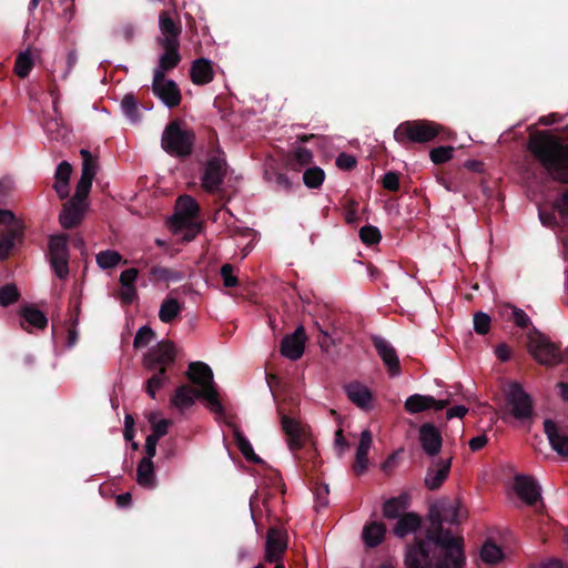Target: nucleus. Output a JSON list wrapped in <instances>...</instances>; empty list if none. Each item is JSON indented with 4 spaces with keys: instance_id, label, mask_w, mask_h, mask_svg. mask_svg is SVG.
<instances>
[{
    "instance_id": "nucleus-44",
    "label": "nucleus",
    "mask_w": 568,
    "mask_h": 568,
    "mask_svg": "<svg viewBox=\"0 0 568 568\" xmlns=\"http://www.w3.org/2000/svg\"><path fill=\"white\" fill-rule=\"evenodd\" d=\"M122 262V255L113 250H105L97 254V263L103 270L115 267Z\"/></svg>"
},
{
    "instance_id": "nucleus-10",
    "label": "nucleus",
    "mask_w": 568,
    "mask_h": 568,
    "mask_svg": "<svg viewBox=\"0 0 568 568\" xmlns=\"http://www.w3.org/2000/svg\"><path fill=\"white\" fill-rule=\"evenodd\" d=\"M506 404L510 408V414L518 420L530 419L534 415L532 398L517 382L509 384Z\"/></svg>"
},
{
    "instance_id": "nucleus-22",
    "label": "nucleus",
    "mask_w": 568,
    "mask_h": 568,
    "mask_svg": "<svg viewBox=\"0 0 568 568\" xmlns=\"http://www.w3.org/2000/svg\"><path fill=\"white\" fill-rule=\"evenodd\" d=\"M452 460H438L436 466L427 469L424 483L429 490H437L448 478L450 473Z\"/></svg>"
},
{
    "instance_id": "nucleus-26",
    "label": "nucleus",
    "mask_w": 568,
    "mask_h": 568,
    "mask_svg": "<svg viewBox=\"0 0 568 568\" xmlns=\"http://www.w3.org/2000/svg\"><path fill=\"white\" fill-rule=\"evenodd\" d=\"M410 506V496L407 493H403L396 497L387 499L383 504V517L386 519H398Z\"/></svg>"
},
{
    "instance_id": "nucleus-4",
    "label": "nucleus",
    "mask_w": 568,
    "mask_h": 568,
    "mask_svg": "<svg viewBox=\"0 0 568 568\" xmlns=\"http://www.w3.org/2000/svg\"><path fill=\"white\" fill-rule=\"evenodd\" d=\"M194 141V132L182 128L180 120H173L162 133L161 146L172 156L187 158L193 152Z\"/></svg>"
},
{
    "instance_id": "nucleus-53",
    "label": "nucleus",
    "mask_w": 568,
    "mask_h": 568,
    "mask_svg": "<svg viewBox=\"0 0 568 568\" xmlns=\"http://www.w3.org/2000/svg\"><path fill=\"white\" fill-rule=\"evenodd\" d=\"M382 185L387 191L397 192L400 187L399 173L395 171L386 172L382 178Z\"/></svg>"
},
{
    "instance_id": "nucleus-29",
    "label": "nucleus",
    "mask_w": 568,
    "mask_h": 568,
    "mask_svg": "<svg viewBox=\"0 0 568 568\" xmlns=\"http://www.w3.org/2000/svg\"><path fill=\"white\" fill-rule=\"evenodd\" d=\"M345 392L348 399L362 409H367L373 399L372 392L358 382L349 383L345 386Z\"/></svg>"
},
{
    "instance_id": "nucleus-63",
    "label": "nucleus",
    "mask_w": 568,
    "mask_h": 568,
    "mask_svg": "<svg viewBox=\"0 0 568 568\" xmlns=\"http://www.w3.org/2000/svg\"><path fill=\"white\" fill-rule=\"evenodd\" d=\"M134 418L132 415L126 414L124 417V432L123 436L126 442H132L134 438Z\"/></svg>"
},
{
    "instance_id": "nucleus-50",
    "label": "nucleus",
    "mask_w": 568,
    "mask_h": 568,
    "mask_svg": "<svg viewBox=\"0 0 568 568\" xmlns=\"http://www.w3.org/2000/svg\"><path fill=\"white\" fill-rule=\"evenodd\" d=\"M153 337H154L153 329L148 325L142 326L141 328H139V331L136 332V334L134 336V339H133L134 348L138 349V348L145 347L146 345H149L151 343Z\"/></svg>"
},
{
    "instance_id": "nucleus-55",
    "label": "nucleus",
    "mask_w": 568,
    "mask_h": 568,
    "mask_svg": "<svg viewBox=\"0 0 568 568\" xmlns=\"http://www.w3.org/2000/svg\"><path fill=\"white\" fill-rule=\"evenodd\" d=\"M357 206H358V203L355 200H353V199L347 200V203L345 205V213H344L345 221L347 224L355 225L358 223L359 217L357 215Z\"/></svg>"
},
{
    "instance_id": "nucleus-27",
    "label": "nucleus",
    "mask_w": 568,
    "mask_h": 568,
    "mask_svg": "<svg viewBox=\"0 0 568 568\" xmlns=\"http://www.w3.org/2000/svg\"><path fill=\"white\" fill-rule=\"evenodd\" d=\"M159 24L162 37L158 39L159 43H165L170 40L174 43H180L181 23L174 21L169 11H162L159 16Z\"/></svg>"
},
{
    "instance_id": "nucleus-37",
    "label": "nucleus",
    "mask_w": 568,
    "mask_h": 568,
    "mask_svg": "<svg viewBox=\"0 0 568 568\" xmlns=\"http://www.w3.org/2000/svg\"><path fill=\"white\" fill-rule=\"evenodd\" d=\"M20 314L29 325L36 328L44 329L48 325V318L44 313L34 306L22 307Z\"/></svg>"
},
{
    "instance_id": "nucleus-59",
    "label": "nucleus",
    "mask_w": 568,
    "mask_h": 568,
    "mask_svg": "<svg viewBox=\"0 0 568 568\" xmlns=\"http://www.w3.org/2000/svg\"><path fill=\"white\" fill-rule=\"evenodd\" d=\"M513 320L520 328H527L531 325L529 316L520 308L513 306Z\"/></svg>"
},
{
    "instance_id": "nucleus-19",
    "label": "nucleus",
    "mask_w": 568,
    "mask_h": 568,
    "mask_svg": "<svg viewBox=\"0 0 568 568\" xmlns=\"http://www.w3.org/2000/svg\"><path fill=\"white\" fill-rule=\"evenodd\" d=\"M419 443L428 456H436L442 449L443 437L432 423H424L419 427Z\"/></svg>"
},
{
    "instance_id": "nucleus-46",
    "label": "nucleus",
    "mask_w": 568,
    "mask_h": 568,
    "mask_svg": "<svg viewBox=\"0 0 568 568\" xmlns=\"http://www.w3.org/2000/svg\"><path fill=\"white\" fill-rule=\"evenodd\" d=\"M150 423L152 426V433L148 435L146 439L158 444L159 440L168 434L171 422L169 419H161L155 422L154 415H151Z\"/></svg>"
},
{
    "instance_id": "nucleus-33",
    "label": "nucleus",
    "mask_w": 568,
    "mask_h": 568,
    "mask_svg": "<svg viewBox=\"0 0 568 568\" xmlns=\"http://www.w3.org/2000/svg\"><path fill=\"white\" fill-rule=\"evenodd\" d=\"M136 481L140 486L145 488H154L155 473L154 465L149 458H142L136 468Z\"/></svg>"
},
{
    "instance_id": "nucleus-41",
    "label": "nucleus",
    "mask_w": 568,
    "mask_h": 568,
    "mask_svg": "<svg viewBox=\"0 0 568 568\" xmlns=\"http://www.w3.org/2000/svg\"><path fill=\"white\" fill-rule=\"evenodd\" d=\"M325 180V172L320 166H312L303 173V182L308 189H318Z\"/></svg>"
},
{
    "instance_id": "nucleus-12",
    "label": "nucleus",
    "mask_w": 568,
    "mask_h": 568,
    "mask_svg": "<svg viewBox=\"0 0 568 568\" xmlns=\"http://www.w3.org/2000/svg\"><path fill=\"white\" fill-rule=\"evenodd\" d=\"M226 175V161L221 155H212L204 168L201 181L205 191L215 193L224 182Z\"/></svg>"
},
{
    "instance_id": "nucleus-24",
    "label": "nucleus",
    "mask_w": 568,
    "mask_h": 568,
    "mask_svg": "<svg viewBox=\"0 0 568 568\" xmlns=\"http://www.w3.org/2000/svg\"><path fill=\"white\" fill-rule=\"evenodd\" d=\"M373 443L372 433L368 429L362 432L359 443L355 454L353 470L356 475H362L367 470L368 452Z\"/></svg>"
},
{
    "instance_id": "nucleus-16",
    "label": "nucleus",
    "mask_w": 568,
    "mask_h": 568,
    "mask_svg": "<svg viewBox=\"0 0 568 568\" xmlns=\"http://www.w3.org/2000/svg\"><path fill=\"white\" fill-rule=\"evenodd\" d=\"M164 52L159 58L158 68L154 69L153 77L162 79L166 72H170L179 65L181 62L180 43H174L170 40H165V43H159Z\"/></svg>"
},
{
    "instance_id": "nucleus-47",
    "label": "nucleus",
    "mask_w": 568,
    "mask_h": 568,
    "mask_svg": "<svg viewBox=\"0 0 568 568\" xmlns=\"http://www.w3.org/2000/svg\"><path fill=\"white\" fill-rule=\"evenodd\" d=\"M32 67L33 60L31 55L28 52H22L17 57L14 72L19 78L23 79L29 75Z\"/></svg>"
},
{
    "instance_id": "nucleus-20",
    "label": "nucleus",
    "mask_w": 568,
    "mask_h": 568,
    "mask_svg": "<svg viewBox=\"0 0 568 568\" xmlns=\"http://www.w3.org/2000/svg\"><path fill=\"white\" fill-rule=\"evenodd\" d=\"M85 209V203L75 202V200L70 199L63 204L59 215L61 226L65 230H71L80 225L84 217Z\"/></svg>"
},
{
    "instance_id": "nucleus-61",
    "label": "nucleus",
    "mask_w": 568,
    "mask_h": 568,
    "mask_svg": "<svg viewBox=\"0 0 568 568\" xmlns=\"http://www.w3.org/2000/svg\"><path fill=\"white\" fill-rule=\"evenodd\" d=\"M138 275H139V271L134 267L123 271L120 275L121 285L122 286L134 285Z\"/></svg>"
},
{
    "instance_id": "nucleus-5",
    "label": "nucleus",
    "mask_w": 568,
    "mask_h": 568,
    "mask_svg": "<svg viewBox=\"0 0 568 568\" xmlns=\"http://www.w3.org/2000/svg\"><path fill=\"white\" fill-rule=\"evenodd\" d=\"M442 126L428 120H410L402 122L394 131V139L402 145L408 143L424 144L433 141Z\"/></svg>"
},
{
    "instance_id": "nucleus-48",
    "label": "nucleus",
    "mask_w": 568,
    "mask_h": 568,
    "mask_svg": "<svg viewBox=\"0 0 568 568\" xmlns=\"http://www.w3.org/2000/svg\"><path fill=\"white\" fill-rule=\"evenodd\" d=\"M359 239L364 244L371 246L381 242L382 234L378 227L368 224L359 230Z\"/></svg>"
},
{
    "instance_id": "nucleus-34",
    "label": "nucleus",
    "mask_w": 568,
    "mask_h": 568,
    "mask_svg": "<svg viewBox=\"0 0 568 568\" xmlns=\"http://www.w3.org/2000/svg\"><path fill=\"white\" fill-rule=\"evenodd\" d=\"M313 161V153L311 150L298 146L294 152H292L287 160H286V166L287 169L298 172L302 170V168L311 164Z\"/></svg>"
},
{
    "instance_id": "nucleus-13",
    "label": "nucleus",
    "mask_w": 568,
    "mask_h": 568,
    "mask_svg": "<svg viewBox=\"0 0 568 568\" xmlns=\"http://www.w3.org/2000/svg\"><path fill=\"white\" fill-rule=\"evenodd\" d=\"M80 154L82 158V174L77 183L75 193L71 199L75 200V202L85 203L97 174V163L89 150L82 149Z\"/></svg>"
},
{
    "instance_id": "nucleus-31",
    "label": "nucleus",
    "mask_w": 568,
    "mask_h": 568,
    "mask_svg": "<svg viewBox=\"0 0 568 568\" xmlns=\"http://www.w3.org/2000/svg\"><path fill=\"white\" fill-rule=\"evenodd\" d=\"M23 237V230L19 225H14L9 230L0 232V260L6 261L12 248L14 247L16 241H20Z\"/></svg>"
},
{
    "instance_id": "nucleus-8",
    "label": "nucleus",
    "mask_w": 568,
    "mask_h": 568,
    "mask_svg": "<svg viewBox=\"0 0 568 568\" xmlns=\"http://www.w3.org/2000/svg\"><path fill=\"white\" fill-rule=\"evenodd\" d=\"M528 351L542 365H555L561 359L559 347L536 327L528 334Z\"/></svg>"
},
{
    "instance_id": "nucleus-9",
    "label": "nucleus",
    "mask_w": 568,
    "mask_h": 568,
    "mask_svg": "<svg viewBox=\"0 0 568 568\" xmlns=\"http://www.w3.org/2000/svg\"><path fill=\"white\" fill-rule=\"evenodd\" d=\"M69 235L61 233L51 235L48 241V255L52 271L60 280L69 276Z\"/></svg>"
},
{
    "instance_id": "nucleus-60",
    "label": "nucleus",
    "mask_w": 568,
    "mask_h": 568,
    "mask_svg": "<svg viewBox=\"0 0 568 568\" xmlns=\"http://www.w3.org/2000/svg\"><path fill=\"white\" fill-rule=\"evenodd\" d=\"M138 297V291L135 285L131 286H122L120 298L123 304H131L134 302V300Z\"/></svg>"
},
{
    "instance_id": "nucleus-23",
    "label": "nucleus",
    "mask_w": 568,
    "mask_h": 568,
    "mask_svg": "<svg viewBox=\"0 0 568 568\" xmlns=\"http://www.w3.org/2000/svg\"><path fill=\"white\" fill-rule=\"evenodd\" d=\"M544 432L548 437L551 448L560 456L568 457V435L561 433L551 419L544 422Z\"/></svg>"
},
{
    "instance_id": "nucleus-45",
    "label": "nucleus",
    "mask_w": 568,
    "mask_h": 568,
    "mask_svg": "<svg viewBox=\"0 0 568 568\" xmlns=\"http://www.w3.org/2000/svg\"><path fill=\"white\" fill-rule=\"evenodd\" d=\"M44 131L51 136V139L59 140L64 138L65 128L62 124V118L50 116L43 121Z\"/></svg>"
},
{
    "instance_id": "nucleus-11",
    "label": "nucleus",
    "mask_w": 568,
    "mask_h": 568,
    "mask_svg": "<svg viewBox=\"0 0 568 568\" xmlns=\"http://www.w3.org/2000/svg\"><path fill=\"white\" fill-rule=\"evenodd\" d=\"M174 344L168 339L161 341L150 348L143 356V366L146 371L166 368L175 362Z\"/></svg>"
},
{
    "instance_id": "nucleus-1",
    "label": "nucleus",
    "mask_w": 568,
    "mask_h": 568,
    "mask_svg": "<svg viewBox=\"0 0 568 568\" xmlns=\"http://www.w3.org/2000/svg\"><path fill=\"white\" fill-rule=\"evenodd\" d=\"M445 523L458 525L459 510L449 508L443 513L432 511L425 537H415L406 547L404 562L407 568L465 567L464 539L446 528Z\"/></svg>"
},
{
    "instance_id": "nucleus-30",
    "label": "nucleus",
    "mask_w": 568,
    "mask_h": 568,
    "mask_svg": "<svg viewBox=\"0 0 568 568\" xmlns=\"http://www.w3.org/2000/svg\"><path fill=\"white\" fill-rule=\"evenodd\" d=\"M386 535V525L382 521H372L364 526L362 531V538L364 544L374 548L379 546Z\"/></svg>"
},
{
    "instance_id": "nucleus-64",
    "label": "nucleus",
    "mask_w": 568,
    "mask_h": 568,
    "mask_svg": "<svg viewBox=\"0 0 568 568\" xmlns=\"http://www.w3.org/2000/svg\"><path fill=\"white\" fill-rule=\"evenodd\" d=\"M495 354L500 362H507L510 359L511 349L507 344L501 343L496 346Z\"/></svg>"
},
{
    "instance_id": "nucleus-54",
    "label": "nucleus",
    "mask_w": 568,
    "mask_h": 568,
    "mask_svg": "<svg viewBox=\"0 0 568 568\" xmlns=\"http://www.w3.org/2000/svg\"><path fill=\"white\" fill-rule=\"evenodd\" d=\"M221 276L223 278V284L225 287H235L239 285V280L234 275L233 265L226 263L221 267Z\"/></svg>"
},
{
    "instance_id": "nucleus-40",
    "label": "nucleus",
    "mask_w": 568,
    "mask_h": 568,
    "mask_svg": "<svg viewBox=\"0 0 568 568\" xmlns=\"http://www.w3.org/2000/svg\"><path fill=\"white\" fill-rule=\"evenodd\" d=\"M433 402V396L429 395H410L405 402V409L410 414L420 413L429 409V403Z\"/></svg>"
},
{
    "instance_id": "nucleus-42",
    "label": "nucleus",
    "mask_w": 568,
    "mask_h": 568,
    "mask_svg": "<svg viewBox=\"0 0 568 568\" xmlns=\"http://www.w3.org/2000/svg\"><path fill=\"white\" fill-rule=\"evenodd\" d=\"M480 558L486 564H497L504 558V554L495 542L489 540L483 545Z\"/></svg>"
},
{
    "instance_id": "nucleus-39",
    "label": "nucleus",
    "mask_w": 568,
    "mask_h": 568,
    "mask_svg": "<svg viewBox=\"0 0 568 568\" xmlns=\"http://www.w3.org/2000/svg\"><path fill=\"white\" fill-rule=\"evenodd\" d=\"M154 374L145 383V392L151 398H155L156 390L161 389L170 379L168 368L153 371Z\"/></svg>"
},
{
    "instance_id": "nucleus-58",
    "label": "nucleus",
    "mask_w": 568,
    "mask_h": 568,
    "mask_svg": "<svg viewBox=\"0 0 568 568\" xmlns=\"http://www.w3.org/2000/svg\"><path fill=\"white\" fill-rule=\"evenodd\" d=\"M71 173H72L71 164L67 161H62L55 170L54 179H55V181L69 182Z\"/></svg>"
},
{
    "instance_id": "nucleus-36",
    "label": "nucleus",
    "mask_w": 568,
    "mask_h": 568,
    "mask_svg": "<svg viewBox=\"0 0 568 568\" xmlns=\"http://www.w3.org/2000/svg\"><path fill=\"white\" fill-rule=\"evenodd\" d=\"M182 310L183 305L176 298L166 297L161 304L159 318L163 323H171L180 315Z\"/></svg>"
},
{
    "instance_id": "nucleus-14",
    "label": "nucleus",
    "mask_w": 568,
    "mask_h": 568,
    "mask_svg": "<svg viewBox=\"0 0 568 568\" xmlns=\"http://www.w3.org/2000/svg\"><path fill=\"white\" fill-rule=\"evenodd\" d=\"M152 92L163 102L164 105L170 109L180 105L182 100L181 90L178 84L173 80L166 79L165 77L162 79H156V77H153Z\"/></svg>"
},
{
    "instance_id": "nucleus-56",
    "label": "nucleus",
    "mask_w": 568,
    "mask_h": 568,
    "mask_svg": "<svg viewBox=\"0 0 568 568\" xmlns=\"http://www.w3.org/2000/svg\"><path fill=\"white\" fill-rule=\"evenodd\" d=\"M336 166L341 170L349 171L356 166V159L352 154L342 152L336 158Z\"/></svg>"
},
{
    "instance_id": "nucleus-49",
    "label": "nucleus",
    "mask_w": 568,
    "mask_h": 568,
    "mask_svg": "<svg viewBox=\"0 0 568 568\" xmlns=\"http://www.w3.org/2000/svg\"><path fill=\"white\" fill-rule=\"evenodd\" d=\"M121 108L123 113L131 119L136 121L139 119V109L135 97L132 93L125 94L121 101Z\"/></svg>"
},
{
    "instance_id": "nucleus-51",
    "label": "nucleus",
    "mask_w": 568,
    "mask_h": 568,
    "mask_svg": "<svg viewBox=\"0 0 568 568\" xmlns=\"http://www.w3.org/2000/svg\"><path fill=\"white\" fill-rule=\"evenodd\" d=\"M474 331L478 335H486L490 329V316L484 312H476L474 314Z\"/></svg>"
},
{
    "instance_id": "nucleus-52",
    "label": "nucleus",
    "mask_w": 568,
    "mask_h": 568,
    "mask_svg": "<svg viewBox=\"0 0 568 568\" xmlns=\"http://www.w3.org/2000/svg\"><path fill=\"white\" fill-rule=\"evenodd\" d=\"M454 148L453 146H438L434 148L430 151V160L435 164H443L449 161L453 156Z\"/></svg>"
},
{
    "instance_id": "nucleus-21",
    "label": "nucleus",
    "mask_w": 568,
    "mask_h": 568,
    "mask_svg": "<svg viewBox=\"0 0 568 568\" xmlns=\"http://www.w3.org/2000/svg\"><path fill=\"white\" fill-rule=\"evenodd\" d=\"M515 490L517 495L529 506L536 505L540 499V491L536 481L526 475L515 477Z\"/></svg>"
},
{
    "instance_id": "nucleus-35",
    "label": "nucleus",
    "mask_w": 568,
    "mask_h": 568,
    "mask_svg": "<svg viewBox=\"0 0 568 568\" xmlns=\"http://www.w3.org/2000/svg\"><path fill=\"white\" fill-rule=\"evenodd\" d=\"M150 278L154 282H180L184 278V274L181 271L154 265L150 268Z\"/></svg>"
},
{
    "instance_id": "nucleus-7",
    "label": "nucleus",
    "mask_w": 568,
    "mask_h": 568,
    "mask_svg": "<svg viewBox=\"0 0 568 568\" xmlns=\"http://www.w3.org/2000/svg\"><path fill=\"white\" fill-rule=\"evenodd\" d=\"M277 413L281 418V426L287 437L288 448L292 452H296L306 445L310 436V429L306 425H303L297 420L294 415V409L285 408V404L277 406Z\"/></svg>"
},
{
    "instance_id": "nucleus-2",
    "label": "nucleus",
    "mask_w": 568,
    "mask_h": 568,
    "mask_svg": "<svg viewBox=\"0 0 568 568\" xmlns=\"http://www.w3.org/2000/svg\"><path fill=\"white\" fill-rule=\"evenodd\" d=\"M527 148L554 182L568 185V138L540 131L529 138Z\"/></svg>"
},
{
    "instance_id": "nucleus-6",
    "label": "nucleus",
    "mask_w": 568,
    "mask_h": 568,
    "mask_svg": "<svg viewBox=\"0 0 568 568\" xmlns=\"http://www.w3.org/2000/svg\"><path fill=\"white\" fill-rule=\"evenodd\" d=\"M200 212L199 203L190 195H181L176 201L172 226L175 231L186 230V240H192L200 231L201 225L194 220Z\"/></svg>"
},
{
    "instance_id": "nucleus-43",
    "label": "nucleus",
    "mask_w": 568,
    "mask_h": 568,
    "mask_svg": "<svg viewBox=\"0 0 568 568\" xmlns=\"http://www.w3.org/2000/svg\"><path fill=\"white\" fill-rule=\"evenodd\" d=\"M21 297V293L13 283L4 284L0 287V306L8 307L17 303Z\"/></svg>"
},
{
    "instance_id": "nucleus-25",
    "label": "nucleus",
    "mask_w": 568,
    "mask_h": 568,
    "mask_svg": "<svg viewBox=\"0 0 568 568\" xmlns=\"http://www.w3.org/2000/svg\"><path fill=\"white\" fill-rule=\"evenodd\" d=\"M190 77L194 84L205 85L213 81V62L205 58L195 59L190 68Z\"/></svg>"
},
{
    "instance_id": "nucleus-28",
    "label": "nucleus",
    "mask_w": 568,
    "mask_h": 568,
    "mask_svg": "<svg viewBox=\"0 0 568 568\" xmlns=\"http://www.w3.org/2000/svg\"><path fill=\"white\" fill-rule=\"evenodd\" d=\"M420 526L422 517L414 511H407L397 519L392 531L396 537L405 538L409 534L416 532Z\"/></svg>"
},
{
    "instance_id": "nucleus-57",
    "label": "nucleus",
    "mask_w": 568,
    "mask_h": 568,
    "mask_svg": "<svg viewBox=\"0 0 568 568\" xmlns=\"http://www.w3.org/2000/svg\"><path fill=\"white\" fill-rule=\"evenodd\" d=\"M552 207L562 219L568 217V190H565L560 196L555 200Z\"/></svg>"
},
{
    "instance_id": "nucleus-18",
    "label": "nucleus",
    "mask_w": 568,
    "mask_h": 568,
    "mask_svg": "<svg viewBox=\"0 0 568 568\" xmlns=\"http://www.w3.org/2000/svg\"><path fill=\"white\" fill-rule=\"evenodd\" d=\"M286 548L287 542L285 534L276 527H271L266 536L265 560L271 564L280 562Z\"/></svg>"
},
{
    "instance_id": "nucleus-3",
    "label": "nucleus",
    "mask_w": 568,
    "mask_h": 568,
    "mask_svg": "<svg viewBox=\"0 0 568 568\" xmlns=\"http://www.w3.org/2000/svg\"><path fill=\"white\" fill-rule=\"evenodd\" d=\"M186 377L191 383L200 387L195 390L199 399L206 400L214 413H224V407L213 379V371L207 364L203 362L190 363Z\"/></svg>"
},
{
    "instance_id": "nucleus-62",
    "label": "nucleus",
    "mask_w": 568,
    "mask_h": 568,
    "mask_svg": "<svg viewBox=\"0 0 568 568\" xmlns=\"http://www.w3.org/2000/svg\"><path fill=\"white\" fill-rule=\"evenodd\" d=\"M539 220L544 226L547 227H556L558 226V221L554 211H539Z\"/></svg>"
},
{
    "instance_id": "nucleus-38",
    "label": "nucleus",
    "mask_w": 568,
    "mask_h": 568,
    "mask_svg": "<svg viewBox=\"0 0 568 568\" xmlns=\"http://www.w3.org/2000/svg\"><path fill=\"white\" fill-rule=\"evenodd\" d=\"M234 440L239 448V450L242 453V455L245 457V459L253 464H261L263 460L254 453V449L250 443V440L245 437L243 433L240 430L234 432Z\"/></svg>"
},
{
    "instance_id": "nucleus-17",
    "label": "nucleus",
    "mask_w": 568,
    "mask_h": 568,
    "mask_svg": "<svg viewBox=\"0 0 568 568\" xmlns=\"http://www.w3.org/2000/svg\"><path fill=\"white\" fill-rule=\"evenodd\" d=\"M306 335L303 326H298L294 333L285 335L281 342L280 352L282 356L291 359H300L305 349Z\"/></svg>"
},
{
    "instance_id": "nucleus-32",
    "label": "nucleus",
    "mask_w": 568,
    "mask_h": 568,
    "mask_svg": "<svg viewBox=\"0 0 568 568\" xmlns=\"http://www.w3.org/2000/svg\"><path fill=\"white\" fill-rule=\"evenodd\" d=\"M195 390L196 389H193L189 385L179 386L170 399L171 405L176 407L179 410L190 408L194 405L195 398H197Z\"/></svg>"
},
{
    "instance_id": "nucleus-15",
    "label": "nucleus",
    "mask_w": 568,
    "mask_h": 568,
    "mask_svg": "<svg viewBox=\"0 0 568 568\" xmlns=\"http://www.w3.org/2000/svg\"><path fill=\"white\" fill-rule=\"evenodd\" d=\"M372 343L392 377L402 373L399 358L394 346L383 337L373 336Z\"/></svg>"
}]
</instances>
